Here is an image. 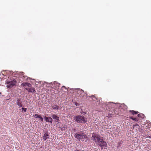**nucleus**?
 Instances as JSON below:
<instances>
[{
	"label": "nucleus",
	"mask_w": 151,
	"mask_h": 151,
	"mask_svg": "<svg viewBox=\"0 0 151 151\" xmlns=\"http://www.w3.org/2000/svg\"><path fill=\"white\" fill-rule=\"evenodd\" d=\"M91 139L101 147V150L106 148V142L104 140L103 138L99 135L96 133H93Z\"/></svg>",
	"instance_id": "nucleus-1"
},
{
	"label": "nucleus",
	"mask_w": 151,
	"mask_h": 151,
	"mask_svg": "<svg viewBox=\"0 0 151 151\" xmlns=\"http://www.w3.org/2000/svg\"><path fill=\"white\" fill-rule=\"evenodd\" d=\"M74 119L78 123H86V121L85 119V118L82 116L78 115L75 116L74 118Z\"/></svg>",
	"instance_id": "nucleus-2"
},
{
	"label": "nucleus",
	"mask_w": 151,
	"mask_h": 151,
	"mask_svg": "<svg viewBox=\"0 0 151 151\" xmlns=\"http://www.w3.org/2000/svg\"><path fill=\"white\" fill-rule=\"evenodd\" d=\"M16 80L14 79L11 81L7 80H6V83L7 85L6 86L8 88H10L14 86H15L16 84Z\"/></svg>",
	"instance_id": "nucleus-3"
},
{
	"label": "nucleus",
	"mask_w": 151,
	"mask_h": 151,
	"mask_svg": "<svg viewBox=\"0 0 151 151\" xmlns=\"http://www.w3.org/2000/svg\"><path fill=\"white\" fill-rule=\"evenodd\" d=\"M77 93L79 94V97L83 99H85L87 96V93L86 92H85L82 89H79L77 91Z\"/></svg>",
	"instance_id": "nucleus-4"
},
{
	"label": "nucleus",
	"mask_w": 151,
	"mask_h": 151,
	"mask_svg": "<svg viewBox=\"0 0 151 151\" xmlns=\"http://www.w3.org/2000/svg\"><path fill=\"white\" fill-rule=\"evenodd\" d=\"M75 137L78 139H81L82 141H84V139L86 138H88L86 135H84V133H81L80 134H78L76 133L74 134Z\"/></svg>",
	"instance_id": "nucleus-5"
},
{
	"label": "nucleus",
	"mask_w": 151,
	"mask_h": 151,
	"mask_svg": "<svg viewBox=\"0 0 151 151\" xmlns=\"http://www.w3.org/2000/svg\"><path fill=\"white\" fill-rule=\"evenodd\" d=\"M44 119L46 122H50L51 124L52 123V119L51 117L45 116Z\"/></svg>",
	"instance_id": "nucleus-6"
},
{
	"label": "nucleus",
	"mask_w": 151,
	"mask_h": 151,
	"mask_svg": "<svg viewBox=\"0 0 151 151\" xmlns=\"http://www.w3.org/2000/svg\"><path fill=\"white\" fill-rule=\"evenodd\" d=\"M30 88H25V89L28 91L29 92H32V93H35L36 92V91L35 90L34 88L33 87H32V86Z\"/></svg>",
	"instance_id": "nucleus-7"
},
{
	"label": "nucleus",
	"mask_w": 151,
	"mask_h": 151,
	"mask_svg": "<svg viewBox=\"0 0 151 151\" xmlns=\"http://www.w3.org/2000/svg\"><path fill=\"white\" fill-rule=\"evenodd\" d=\"M16 104L17 105L20 107H23V105L22 104V102L20 101L19 99H17V100Z\"/></svg>",
	"instance_id": "nucleus-8"
},
{
	"label": "nucleus",
	"mask_w": 151,
	"mask_h": 151,
	"mask_svg": "<svg viewBox=\"0 0 151 151\" xmlns=\"http://www.w3.org/2000/svg\"><path fill=\"white\" fill-rule=\"evenodd\" d=\"M52 118L54 119L55 120V122H58L59 121V118L56 115L54 114L52 115Z\"/></svg>",
	"instance_id": "nucleus-9"
},
{
	"label": "nucleus",
	"mask_w": 151,
	"mask_h": 151,
	"mask_svg": "<svg viewBox=\"0 0 151 151\" xmlns=\"http://www.w3.org/2000/svg\"><path fill=\"white\" fill-rule=\"evenodd\" d=\"M34 116L35 118H40L41 120V122H43V119L42 117L41 116V115L36 114L34 115Z\"/></svg>",
	"instance_id": "nucleus-10"
},
{
	"label": "nucleus",
	"mask_w": 151,
	"mask_h": 151,
	"mask_svg": "<svg viewBox=\"0 0 151 151\" xmlns=\"http://www.w3.org/2000/svg\"><path fill=\"white\" fill-rule=\"evenodd\" d=\"M49 137V135L47 133H45L44 134L43 139L44 140H46Z\"/></svg>",
	"instance_id": "nucleus-11"
},
{
	"label": "nucleus",
	"mask_w": 151,
	"mask_h": 151,
	"mask_svg": "<svg viewBox=\"0 0 151 151\" xmlns=\"http://www.w3.org/2000/svg\"><path fill=\"white\" fill-rule=\"evenodd\" d=\"M129 113H130L133 115H134L135 114H137L138 113V111H134V110H129Z\"/></svg>",
	"instance_id": "nucleus-12"
},
{
	"label": "nucleus",
	"mask_w": 151,
	"mask_h": 151,
	"mask_svg": "<svg viewBox=\"0 0 151 151\" xmlns=\"http://www.w3.org/2000/svg\"><path fill=\"white\" fill-rule=\"evenodd\" d=\"M52 108L53 109L58 110L59 108V107L57 105H55L52 106Z\"/></svg>",
	"instance_id": "nucleus-13"
},
{
	"label": "nucleus",
	"mask_w": 151,
	"mask_h": 151,
	"mask_svg": "<svg viewBox=\"0 0 151 151\" xmlns=\"http://www.w3.org/2000/svg\"><path fill=\"white\" fill-rule=\"evenodd\" d=\"M24 73H21V75L23 76V78H22L23 79H26V80H27L28 78V77L27 76H25L24 75Z\"/></svg>",
	"instance_id": "nucleus-14"
},
{
	"label": "nucleus",
	"mask_w": 151,
	"mask_h": 151,
	"mask_svg": "<svg viewBox=\"0 0 151 151\" xmlns=\"http://www.w3.org/2000/svg\"><path fill=\"white\" fill-rule=\"evenodd\" d=\"M91 98L92 99L93 101H96V100H97V98H96L95 96H94L92 95V96H91Z\"/></svg>",
	"instance_id": "nucleus-15"
},
{
	"label": "nucleus",
	"mask_w": 151,
	"mask_h": 151,
	"mask_svg": "<svg viewBox=\"0 0 151 151\" xmlns=\"http://www.w3.org/2000/svg\"><path fill=\"white\" fill-rule=\"evenodd\" d=\"M130 118L132 119V120L135 121L136 122H138L139 121V119L137 118H134L132 117H130Z\"/></svg>",
	"instance_id": "nucleus-16"
},
{
	"label": "nucleus",
	"mask_w": 151,
	"mask_h": 151,
	"mask_svg": "<svg viewBox=\"0 0 151 151\" xmlns=\"http://www.w3.org/2000/svg\"><path fill=\"white\" fill-rule=\"evenodd\" d=\"M26 84V88H27V87H30L32 86L31 84L27 82V83Z\"/></svg>",
	"instance_id": "nucleus-17"
},
{
	"label": "nucleus",
	"mask_w": 151,
	"mask_h": 151,
	"mask_svg": "<svg viewBox=\"0 0 151 151\" xmlns=\"http://www.w3.org/2000/svg\"><path fill=\"white\" fill-rule=\"evenodd\" d=\"M135 144H134V143H132L131 145V148L132 149H134L135 148Z\"/></svg>",
	"instance_id": "nucleus-18"
},
{
	"label": "nucleus",
	"mask_w": 151,
	"mask_h": 151,
	"mask_svg": "<svg viewBox=\"0 0 151 151\" xmlns=\"http://www.w3.org/2000/svg\"><path fill=\"white\" fill-rule=\"evenodd\" d=\"M27 83H23L21 84V86H23L25 87V88H26V84Z\"/></svg>",
	"instance_id": "nucleus-19"
},
{
	"label": "nucleus",
	"mask_w": 151,
	"mask_h": 151,
	"mask_svg": "<svg viewBox=\"0 0 151 151\" xmlns=\"http://www.w3.org/2000/svg\"><path fill=\"white\" fill-rule=\"evenodd\" d=\"M22 112H23V111L24 112H25L26 111L27 109L25 108H22Z\"/></svg>",
	"instance_id": "nucleus-20"
},
{
	"label": "nucleus",
	"mask_w": 151,
	"mask_h": 151,
	"mask_svg": "<svg viewBox=\"0 0 151 151\" xmlns=\"http://www.w3.org/2000/svg\"><path fill=\"white\" fill-rule=\"evenodd\" d=\"M142 114H138L137 115V116L138 117H140V118H141V117H142Z\"/></svg>",
	"instance_id": "nucleus-21"
},
{
	"label": "nucleus",
	"mask_w": 151,
	"mask_h": 151,
	"mask_svg": "<svg viewBox=\"0 0 151 151\" xmlns=\"http://www.w3.org/2000/svg\"><path fill=\"white\" fill-rule=\"evenodd\" d=\"M138 126V125L137 124H135V125H133V128H135V127H136V126Z\"/></svg>",
	"instance_id": "nucleus-22"
},
{
	"label": "nucleus",
	"mask_w": 151,
	"mask_h": 151,
	"mask_svg": "<svg viewBox=\"0 0 151 151\" xmlns=\"http://www.w3.org/2000/svg\"><path fill=\"white\" fill-rule=\"evenodd\" d=\"M109 117H111V114H109Z\"/></svg>",
	"instance_id": "nucleus-23"
},
{
	"label": "nucleus",
	"mask_w": 151,
	"mask_h": 151,
	"mask_svg": "<svg viewBox=\"0 0 151 151\" xmlns=\"http://www.w3.org/2000/svg\"><path fill=\"white\" fill-rule=\"evenodd\" d=\"M147 137L149 138H151V135H150L148 136Z\"/></svg>",
	"instance_id": "nucleus-24"
},
{
	"label": "nucleus",
	"mask_w": 151,
	"mask_h": 151,
	"mask_svg": "<svg viewBox=\"0 0 151 151\" xmlns=\"http://www.w3.org/2000/svg\"><path fill=\"white\" fill-rule=\"evenodd\" d=\"M76 151H80L79 150H76Z\"/></svg>",
	"instance_id": "nucleus-25"
},
{
	"label": "nucleus",
	"mask_w": 151,
	"mask_h": 151,
	"mask_svg": "<svg viewBox=\"0 0 151 151\" xmlns=\"http://www.w3.org/2000/svg\"><path fill=\"white\" fill-rule=\"evenodd\" d=\"M76 106H77V104H76Z\"/></svg>",
	"instance_id": "nucleus-26"
},
{
	"label": "nucleus",
	"mask_w": 151,
	"mask_h": 151,
	"mask_svg": "<svg viewBox=\"0 0 151 151\" xmlns=\"http://www.w3.org/2000/svg\"><path fill=\"white\" fill-rule=\"evenodd\" d=\"M1 92H0V95H1Z\"/></svg>",
	"instance_id": "nucleus-27"
}]
</instances>
